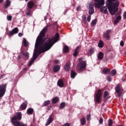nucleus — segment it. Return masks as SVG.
I'll return each instance as SVG.
<instances>
[{
  "label": "nucleus",
  "mask_w": 126,
  "mask_h": 126,
  "mask_svg": "<svg viewBox=\"0 0 126 126\" xmlns=\"http://www.w3.org/2000/svg\"><path fill=\"white\" fill-rule=\"evenodd\" d=\"M47 30H48V27L46 26L40 32L39 36L36 38L35 44V49L33 54V57L29 63L30 66L35 62L39 55L49 51L53 47L54 44L58 42V40L60 38V34L56 33L55 37L43 39V37H45V35H46L45 33Z\"/></svg>",
  "instance_id": "nucleus-1"
},
{
  "label": "nucleus",
  "mask_w": 126,
  "mask_h": 126,
  "mask_svg": "<svg viewBox=\"0 0 126 126\" xmlns=\"http://www.w3.org/2000/svg\"><path fill=\"white\" fill-rule=\"evenodd\" d=\"M119 0H107V6L108 10L111 15H115L116 12L119 10L120 1Z\"/></svg>",
  "instance_id": "nucleus-2"
},
{
  "label": "nucleus",
  "mask_w": 126,
  "mask_h": 126,
  "mask_svg": "<svg viewBox=\"0 0 126 126\" xmlns=\"http://www.w3.org/2000/svg\"><path fill=\"white\" fill-rule=\"evenodd\" d=\"M115 92L116 93V95L118 97H121L122 96V94L124 92V89H123V87L120 84L116 86L115 88Z\"/></svg>",
  "instance_id": "nucleus-3"
},
{
  "label": "nucleus",
  "mask_w": 126,
  "mask_h": 126,
  "mask_svg": "<svg viewBox=\"0 0 126 126\" xmlns=\"http://www.w3.org/2000/svg\"><path fill=\"white\" fill-rule=\"evenodd\" d=\"M87 7L89 10V14L90 15H92L94 13V2L91 1L87 4Z\"/></svg>",
  "instance_id": "nucleus-4"
},
{
  "label": "nucleus",
  "mask_w": 126,
  "mask_h": 126,
  "mask_svg": "<svg viewBox=\"0 0 126 126\" xmlns=\"http://www.w3.org/2000/svg\"><path fill=\"white\" fill-rule=\"evenodd\" d=\"M103 95L102 90L99 89L98 90L97 93L94 95V99L96 103H100L101 102V96Z\"/></svg>",
  "instance_id": "nucleus-5"
},
{
  "label": "nucleus",
  "mask_w": 126,
  "mask_h": 126,
  "mask_svg": "<svg viewBox=\"0 0 126 126\" xmlns=\"http://www.w3.org/2000/svg\"><path fill=\"white\" fill-rule=\"evenodd\" d=\"M6 84H1L0 85V98H1L4 94H5V91H6Z\"/></svg>",
  "instance_id": "nucleus-6"
},
{
  "label": "nucleus",
  "mask_w": 126,
  "mask_h": 126,
  "mask_svg": "<svg viewBox=\"0 0 126 126\" xmlns=\"http://www.w3.org/2000/svg\"><path fill=\"white\" fill-rule=\"evenodd\" d=\"M86 67V63L84 61H81L77 64V68L78 70H82V69H84Z\"/></svg>",
  "instance_id": "nucleus-7"
},
{
  "label": "nucleus",
  "mask_w": 126,
  "mask_h": 126,
  "mask_svg": "<svg viewBox=\"0 0 126 126\" xmlns=\"http://www.w3.org/2000/svg\"><path fill=\"white\" fill-rule=\"evenodd\" d=\"M95 7L97 8H100L102 5L105 4V0H95Z\"/></svg>",
  "instance_id": "nucleus-8"
},
{
  "label": "nucleus",
  "mask_w": 126,
  "mask_h": 126,
  "mask_svg": "<svg viewBox=\"0 0 126 126\" xmlns=\"http://www.w3.org/2000/svg\"><path fill=\"white\" fill-rule=\"evenodd\" d=\"M112 31L111 30H108L106 31V33L103 34L104 38H105L106 40H110L111 36H110V33Z\"/></svg>",
  "instance_id": "nucleus-9"
},
{
  "label": "nucleus",
  "mask_w": 126,
  "mask_h": 126,
  "mask_svg": "<svg viewBox=\"0 0 126 126\" xmlns=\"http://www.w3.org/2000/svg\"><path fill=\"white\" fill-rule=\"evenodd\" d=\"M17 33H18V28H15L12 30V31L9 32V35L12 36V35H14V34H17Z\"/></svg>",
  "instance_id": "nucleus-10"
},
{
  "label": "nucleus",
  "mask_w": 126,
  "mask_h": 126,
  "mask_svg": "<svg viewBox=\"0 0 126 126\" xmlns=\"http://www.w3.org/2000/svg\"><path fill=\"white\" fill-rule=\"evenodd\" d=\"M103 5H102L100 8V11L102 13H104V14H108V10H107V8L105 6H103Z\"/></svg>",
  "instance_id": "nucleus-11"
},
{
  "label": "nucleus",
  "mask_w": 126,
  "mask_h": 126,
  "mask_svg": "<svg viewBox=\"0 0 126 126\" xmlns=\"http://www.w3.org/2000/svg\"><path fill=\"white\" fill-rule=\"evenodd\" d=\"M57 85L61 88H63L64 86V84H63V81L62 79H60L57 82Z\"/></svg>",
  "instance_id": "nucleus-12"
},
{
  "label": "nucleus",
  "mask_w": 126,
  "mask_h": 126,
  "mask_svg": "<svg viewBox=\"0 0 126 126\" xmlns=\"http://www.w3.org/2000/svg\"><path fill=\"white\" fill-rule=\"evenodd\" d=\"M34 5V2L32 1H30L27 3V6L28 8H30V9H31L32 8H33Z\"/></svg>",
  "instance_id": "nucleus-13"
},
{
  "label": "nucleus",
  "mask_w": 126,
  "mask_h": 126,
  "mask_svg": "<svg viewBox=\"0 0 126 126\" xmlns=\"http://www.w3.org/2000/svg\"><path fill=\"white\" fill-rule=\"evenodd\" d=\"M27 104L28 102L27 101H25L24 102H23L20 106L21 110H26L27 108Z\"/></svg>",
  "instance_id": "nucleus-14"
},
{
  "label": "nucleus",
  "mask_w": 126,
  "mask_h": 126,
  "mask_svg": "<svg viewBox=\"0 0 126 126\" xmlns=\"http://www.w3.org/2000/svg\"><path fill=\"white\" fill-rule=\"evenodd\" d=\"M11 4V1L10 0H6L5 3L4 4L5 8H7L10 6V4Z\"/></svg>",
  "instance_id": "nucleus-15"
},
{
  "label": "nucleus",
  "mask_w": 126,
  "mask_h": 126,
  "mask_svg": "<svg viewBox=\"0 0 126 126\" xmlns=\"http://www.w3.org/2000/svg\"><path fill=\"white\" fill-rule=\"evenodd\" d=\"M103 58H104V53H103V52H99L97 56L98 60H100V61H102Z\"/></svg>",
  "instance_id": "nucleus-16"
},
{
  "label": "nucleus",
  "mask_w": 126,
  "mask_h": 126,
  "mask_svg": "<svg viewBox=\"0 0 126 126\" xmlns=\"http://www.w3.org/2000/svg\"><path fill=\"white\" fill-rule=\"evenodd\" d=\"M53 121H54V119L52 116H50L45 124V126H49V125H50L52 123V122H53Z\"/></svg>",
  "instance_id": "nucleus-17"
},
{
  "label": "nucleus",
  "mask_w": 126,
  "mask_h": 126,
  "mask_svg": "<svg viewBox=\"0 0 126 126\" xmlns=\"http://www.w3.org/2000/svg\"><path fill=\"white\" fill-rule=\"evenodd\" d=\"M80 47L78 46L76 48V49H75V51L73 53V56L74 57H76L77 56V55H78L79 53V49H80Z\"/></svg>",
  "instance_id": "nucleus-18"
},
{
  "label": "nucleus",
  "mask_w": 126,
  "mask_h": 126,
  "mask_svg": "<svg viewBox=\"0 0 126 126\" xmlns=\"http://www.w3.org/2000/svg\"><path fill=\"white\" fill-rule=\"evenodd\" d=\"M109 95V93L107 91H105L103 94V100L104 102H107V100H108V98L107 96Z\"/></svg>",
  "instance_id": "nucleus-19"
},
{
  "label": "nucleus",
  "mask_w": 126,
  "mask_h": 126,
  "mask_svg": "<svg viewBox=\"0 0 126 126\" xmlns=\"http://www.w3.org/2000/svg\"><path fill=\"white\" fill-rule=\"evenodd\" d=\"M60 66L59 65H55L53 67V70L54 72H58L60 70Z\"/></svg>",
  "instance_id": "nucleus-20"
},
{
  "label": "nucleus",
  "mask_w": 126,
  "mask_h": 126,
  "mask_svg": "<svg viewBox=\"0 0 126 126\" xmlns=\"http://www.w3.org/2000/svg\"><path fill=\"white\" fill-rule=\"evenodd\" d=\"M95 52V48L93 47H91L89 50L88 53L90 54V55H93V53Z\"/></svg>",
  "instance_id": "nucleus-21"
},
{
  "label": "nucleus",
  "mask_w": 126,
  "mask_h": 126,
  "mask_svg": "<svg viewBox=\"0 0 126 126\" xmlns=\"http://www.w3.org/2000/svg\"><path fill=\"white\" fill-rule=\"evenodd\" d=\"M34 110L32 108H29L27 111L28 115H32Z\"/></svg>",
  "instance_id": "nucleus-22"
},
{
  "label": "nucleus",
  "mask_w": 126,
  "mask_h": 126,
  "mask_svg": "<svg viewBox=\"0 0 126 126\" xmlns=\"http://www.w3.org/2000/svg\"><path fill=\"white\" fill-rule=\"evenodd\" d=\"M102 72L103 74H108L110 72V69L107 68H105L103 69Z\"/></svg>",
  "instance_id": "nucleus-23"
},
{
  "label": "nucleus",
  "mask_w": 126,
  "mask_h": 126,
  "mask_svg": "<svg viewBox=\"0 0 126 126\" xmlns=\"http://www.w3.org/2000/svg\"><path fill=\"white\" fill-rule=\"evenodd\" d=\"M121 19H122V17L121 16V15H119L117 17L116 19L115 20L114 23V24L115 25L117 24L119 22V21H120Z\"/></svg>",
  "instance_id": "nucleus-24"
},
{
  "label": "nucleus",
  "mask_w": 126,
  "mask_h": 126,
  "mask_svg": "<svg viewBox=\"0 0 126 126\" xmlns=\"http://www.w3.org/2000/svg\"><path fill=\"white\" fill-rule=\"evenodd\" d=\"M70 63V62H68L65 65V70H69L70 69V66L69 65V64Z\"/></svg>",
  "instance_id": "nucleus-25"
},
{
  "label": "nucleus",
  "mask_w": 126,
  "mask_h": 126,
  "mask_svg": "<svg viewBox=\"0 0 126 126\" xmlns=\"http://www.w3.org/2000/svg\"><path fill=\"white\" fill-rule=\"evenodd\" d=\"M26 15L27 16H32V13L30 9L27 8L26 9Z\"/></svg>",
  "instance_id": "nucleus-26"
},
{
  "label": "nucleus",
  "mask_w": 126,
  "mask_h": 126,
  "mask_svg": "<svg viewBox=\"0 0 126 126\" xmlns=\"http://www.w3.org/2000/svg\"><path fill=\"white\" fill-rule=\"evenodd\" d=\"M104 47V42H103V41L99 40L98 43V48H103Z\"/></svg>",
  "instance_id": "nucleus-27"
},
{
  "label": "nucleus",
  "mask_w": 126,
  "mask_h": 126,
  "mask_svg": "<svg viewBox=\"0 0 126 126\" xmlns=\"http://www.w3.org/2000/svg\"><path fill=\"white\" fill-rule=\"evenodd\" d=\"M82 19L83 23H84V24H86L87 23V21H86V16H85V15H83L82 16Z\"/></svg>",
  "instance_id": "nucleus-28"
},
{
  "label": "nucleus",
  "mask_w": 126,
  "mask_h": 126,
  "mask_svg": "<svg viewBox=\"0 0 126 126\" xmlns=\"http://www.w3.org/2000/svg\"><path fill=\"white\" fill-rule=\"evenodd\" d=\"M68 51H69V48H68V47L66 45L64 46L63 48V52H64V53H67Z\"/></svg>",
  "instance_id": "nucleus-29"
},
{
  "label": "nucleus",
  "mask_w": 126,
  "mask_h": 126,
  "mask_svg": "<svg viewBox=\"0 0 126 126\" xmlns=\"http://www.w3.org/2000/svg\"><path fill=\"white\" fill-rule=\"evenodd\" d=\"M76 76V73L74 71H71V78H74Z\"/></svg>",
  "instance_id": "nucleus-30"
},
{
  "label": "nucleus",
  "mask_w": 126,
  "mask_h": 126,
  "mask_svg": "<svg viewBox=\"0 0 126 126\" xmlns=\"http://www.w3.org/2000/svg\"><path fill=\"white\" fill-rule=\"evenodd\" d=\"M86 123V120H85V118H82L81 120V124L82 126H84Z\"/></svg>",
  "instance_id": "nucleus-31"
},
{
  "label": "nucleus",
  "mask_w": 126,
  "mask_h": 126,
  "mask_svg": "<svg viewBox=\"0 0 126 126\" xmlns=\"http://www.w3.org/2000/svg\"><path fill=\"white\" fill-rule=\"evenodd\" d=\"M59 101V97H55L52 100V103L53 104H56L58 101Z\"/></svg>",
  "instance_id": "nucleus-32"
},
{
  "label": "nucleus",
  "mask_w": 126,
  "mask_h": 126,
  "mask_svg": "<svg viewBox=\"0 0 126 126\" xmlns=\"http://www.w3.org/2000/svg\"><path fill=\"white\" fill-rule=\"evenodd\" d=\"M23 42L24 43L25 47H27V46H28V42L27 41V40H26V39L24 38Z\"/></svg>",
  "instance_id": "nucleus-33"
},
{
  "label": "nucleus",
  "mask_w": 126,
  "mask_h": 126,
  "mask_svg": "<svg viewBox=\"0 0 126 126\" xmlns=\"http://www.w3.org/2000/svg\"><path fill=\"white\" fill-rule=\"evenodd\" d=\"M65 107V102H62L61 103L60 106V109H63Z\"/></svg>",
  "instance_id": "nucleus-34"
},
{
  "label": "nucleus",
  "mask_w": 126,
  "mask_h": 126,
  "mask_svg": "<svg viewBox=\"0 0 126 126\" xmlns=\"http://www.w3.org/2000/svg\"><path fill=\"white\" fill-rule=\"evenodd\" d=\"M23 56H25V57H26V58H29V54H28V52H22Z\"/></svg>",
  "instance_id": "nucleus-35"
},
{
  "label": "nucleus",
  "mask_w": 126,
  "mask_h": 126,
  "mask_svg": "<svg viewBox=\"0 0 126 126\" xmlns=\"http://www.w3.org/2000/svg\"><path fill=\"white\" fill-rule=\"evenodd\" d=\"M50 103H51L50 100H46V101H44L43 105H44V106H48V105H49V104H50Z\"/></svg>",
  "instance_id": "nucleus-36"
},
{
  "label": "nucleus",
  "mask_w": 126,
  "mask_h": 126,
  "mask_svg": "<svg viewBox=\"0 0 126 126\" xmlns=\"http://www.w3.org/2000/svg\"><path fill=\"white\" fill-rule=\"evenodd\" d=\"M96 23H97V20L94 19L92 21L91 24L92 26H94Z\"/></svg>",
  "instance_id": "nucleus-37"
},
{
  "label": "nucleus",
  "mask_w": 126,
  "mask_h": 126,
  "mask_svg": "<svg viewBox=\"0 0 126 126\" xmlns=\"http://www.w3.org/2000/svg\"><path fill=\"white\" fill-rule=\"evenodd\" d=\"M113 126V120L112 119H109L108 121V126Z\"/></svg>",
  "instance_id": "nucleus-38"
},
{
  "label": "nucleus",
  "mask_w": 126,
  "mask_h": 126,
  "mask_svg": "<svg viewBox=\"0 0 126 126\" xmlns=\"http://www.w3.org/2000/svg\"><path fill=\"white\" fill-rule=\"evenodd\" d=\"M111 74H112L113 75H115V74H117V71H116L115 69L112 70L111 71Z\"/></svg>",
  "instance_id": "nucleus-39"
},
{
  "label": "nucleus",
  "mask_w": 126,
  "mask_h": 126,
  "mask_svg": "<svg viewBox=\"0 0 126 126\" xmlns=\"http://www.w3.org/2000/svg\"><path fill=\"white\" fill-rule=\"evenodd\" d=\"M7 19L9 21H11V19H12V17L11 16H7Z\"/></svg>",
  "instance_id": "nucleus-40"
},
{
  "label": "nucleus",
  "mask_w": 126,
  "mask_h": 126,
  "mask_svg": "<svg viewBox=\"0 0 126 126\" xmlns=\"http://www.w3.org/2000/svg\"><path fill=\"white\" fill-rule=\"evenodd\" d=\"M87 19L88 22H90V21L91 20V16L89 15V16L87 17Z\"/></svg>",
  "instance_id": "nucleus-41"
},
{
  "label": "nucleus",
  "mask_w": 126,
  "mask_h": 126,
  "mask_svg": "<svg viewBox=\"0 0 126 126\" xmlns=\"http://www.w3.org/2000/svg\"><path fill=\"white\" fill-rule=\"evenodd\" d=\"M91 118V115H90V114H88L87 116V121H90Z\"/></svg>",
  "instance_id": "nucleus-42"
},
{
  "label": "nucleus",
  "mask_w": 126,
  "mask_h": 126,
  "mask_svg": "<svg viewBox=\"0 0 126 126\" xmlns=\"http://www.w3.org/2000/svg\"><path fill=\"white\" fill-rule=\"evenodd\" d=\"M125 45V43H124V41H121L120 42V46L121 47H124V45Z\"/></svg>",
  "instance_id": "nucleus-43"
},
{
  "label": "nucleus",
  "mask_w": 126,
  "mask_h": 126,
  "mask_svg": "<svg viewBox=\"0 0 126 126\" xmlns=\"http://www.w3.org/2000/svg\"><path fill=\"white\" fill-rule=\"evenodd\" d=\"M99 124H103V118H100L99 120Z\"/></svg>",
  "instance_id": "nucleus-44"
},
{
  "label": "nucleus",
  "mask_w": 126,
  "mask_h": 126,
  "mask_svg": "<svg viewBox=\"0 0 126 126\" xmlns=\"http://www.w3.org/2000/svg\"><path fill=\"white\" fill-rule=\"evenodd\" d=\"M123 17L124 19H126V11H125L123 15Z\"/></svg>",
  "instance_id": "nucleus-45"
},
{
  "label": "nucleus",
  "mask_w": 126,
  "mask_h": 126,
  "mask_svg": "<svg viewBox=\"0 0 126 126\" xmlns=\"http://www.w3.org/2000/svg\"><path fill=\"white\" fill-rule=\"evenodd\" d=\"M107 80H108L109 81H112V78H111L110 77H107Z\"/></svg>",
  "instance_id": "nucleus-46"
},
{
  "label": "nucleus",
  "mask_w": 126,
  "mask_h": 126,
  "mask_svg": "<svg viewBox=\"0 0 126 126\" xmlns=\"http://www.w3.org/2000/svg\"><path fill=\"white\" fill-rule=\"evenodd\" d=\"M23 35V34H22V33H21V32H20L18 33L19 37H22Z\"/></svg>",
  "instance_id": "nucleus-47"
},
{
  "label": "nucleus",
  "mask_w": 126,
  "mask_h": 126,
  "mask_svg": "<svg viewBox=\"0 0 126 126\" xmlns=\"http://www.w3.org/2000/svg\"><path fill=\"white\" fill-rule=\"evenodd\" d=\"M81 7L80 6H78L76 8V9L77 10V11H78L79 10V9H80Z\"/></svg>",
  "instance_id": "nucleus-48"
},
{
  "label": "nucleus",
  "mask_w": 126,
  "mask_h": 126,
  "mask_svg": "<svg viewBox=\"0 0 126 126\" xmlns=\"http://www.w3.org/2000/svg\"><path fill=\"white\" fill-rule=\"evenodd\" d=\"M18 60H20L21 59V57L20 56V55H19L18 56Z\"/></svg>",
  "instance_id": "nucleus-49"
},
{
  "label": "nucleus",
  "mask_w": 126,
  "mask_h": 126,
  "mask_svg": "<svg viewBox=\"0 0 126 126\" xmlns=\"http://www.w3.org/2000/svg\"><path fill=\"white\" fill-rule=\"evenodd\" d=\"M55 63H59V61L56 60L55 61Z\"/></svg>",
  "instance_id": "nucleus-50"
},
{
  "label": "nucleus",
  "mask_w": 126,
  "mask_h": 126,
  "mask_svg": "<svg viewBox=\"0 0 126 126\" xmlns=\"http://www.w3.org/2000/svg\"><path fill=\"white\" fill-rule=\"evenodd\" d=\"M3 76H5V74H4L3 75L1 76V78H3Z\"/></svg>",
  "instance_id": "nucleus-51"
},
{
  "label": "nucleus",
  "mask_w": 126,
  "mask_h": 126,
  "mask_svg": "<svg viewBox=\"0 0 126 126\" xmlns=\"http://www.w3.org/2000/svg\"><path fill=\"white\" fill-rule=\"evenodd\" d=\"M3 1V0H0V3H1Z\"/></svg>",
  "instance_id": "nucleus-52"
},
{
  "label": "nucleus",
  "mask_w": 126,
  "mask_h": 126,
  "mask_svg": "<svg viewBox=\"0 0 126 126\" xmlns=\"http://www.w3.org/2000/svg\"><path fill=\"white\" fill-rule=\"evenodd\" d=\"M29 0H25V1H28Z\"/></svg>",
  "instance_id": "nucleus-53"
},
{
  "label": "nucleus",
  "mask_w": 126,
  "mask_h": 126,
  "mask_svg": "<svg viewBox=\"0 0 126 126\" xmlns=\"http://www.w3.org/2000/svg\"><path fill=\"white\" fill-rule=\"evenodd\" d=\"M45 19V20H46V17H45V19Z\"/></svg>",
  "instance_id": "nucleus-54"
},
{
  "label": "nucleus",
  "mask_w": 126,
  "mask_h": 126,
  "mask_svg": "<svg viewBox=\"0 0 126 126\" xmlns=\"http://www.w3.org/2000/svg\"><path fill=\"white\" fill-rule=\"evenodd\" d=\"M0 40H1V37H0Z\"/></svg>",
  "instance_id": "nucleus-55"
},
{
  "label": "nucleus",
  "mask_w": 126,
  "mask_h": 126,
  "mask_svg": "<svg viewBox=\"0 0 126 126\" xmlns=\"http://www.w3.org/2000/svg\"><path fill=\"white\" fill-rule=\"evenodd\" d=\"M123 81H125V80H123Z\"/></svg>",
  "instance_id": "nucleus-56"
}]
</instances>
